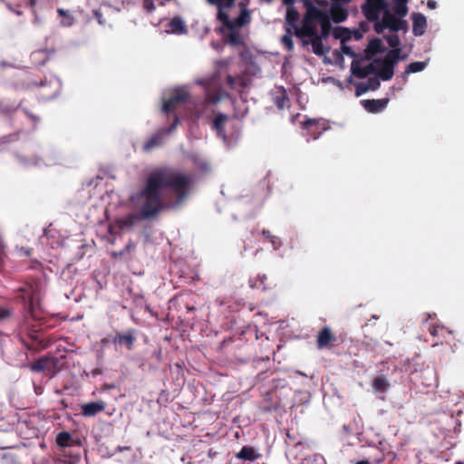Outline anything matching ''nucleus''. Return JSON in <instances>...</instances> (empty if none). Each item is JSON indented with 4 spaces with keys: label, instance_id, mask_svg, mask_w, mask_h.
I'll return each instance as SVG.
<instances>
[{
    "label": "nucleus",
    "instance_id": "obj_1",
    "mask_svg": "<svg viewBox=\"0 0 464 464\" xmlns=\"http://www.w3.org/2000/svg\"><path fill=\"white\" fill-rule=\"evenodd\" d=\"M192 179L170 168L152 170L140 191L144 201L140 207L142 218H150L166 208L178 207L187 197Z\"/></svg>",
    "mask_w": 464,
    "mask_h": 464
},
{
    "label": "nucleus",
    "instance_id": "obj_2",
    "mask_svg": "<svg viewBox=\"0 0 464 464\" xmlns=\"http://www.w3.org/2000/svg\"><path fill=\"white\" fill-rule=\"evenodd\" d=\"M190 104H192V102L187 89L184 87L175 89L170 97L164 101L161 108L162 112L168 118L172 116L171 124L168 128L160 129L155 134L148 139V140L143 144V150L149 152L154 148L161 146L164 136L170 134L177 128L179 122V118L176 114V111L183 107H188Z\"/></svg>",
    "mask_w": 464,
    "mask_h": 464
},
{
    "label": "nucleus",
    "instance_id": "obj_3",
    "mask_svg": "<svg viewBox=\"0 0 464 464\" xmlns=\"http://www.w3.org/2000/svg\"><path fill=\"white\" fill-rule=\"evenodd\" d=\"M208 2L217 7L218 18L223 20L228 27L242 25L250 22V13L243 3L239 4V15L236 19L231 20L227 11L235 5L236 0H208Z\"/></svg>",
    "mask_w": 464,
    "mask_h": 464
},
{
    "label": "nucleus",
    "instance_id": "obj_4",
    "mask_svg": "<svg viewBox=\"0 0 464 464\" xmlns=\"http://www.w3.org/2000/svg\"><path fill=\"white\" fill-rule=\"evenodd\" d=\"M136 334L137 330L134 328L124 332H116L111 336V343L116 350L125 348L127 351H132L136 342Z\"/></svg>",
    "mask_w": 464,
    "mask_h": 464
},
{
    "label": "nucleus",
    "instance_id": "obj_5",
    "mask_svg": "<svg viewBox=\"0 0 464 464\" xmlns=\"http://www.w3.org/2000/svg\"><path fill=\"white\" fill-rule=\"evenodd\" d=\"M388 9L385 0H365L362 11L368 21H377L381 14Z\"/></svg>",
    "mask_w": 464,
    "mask_h": 464
},
{
    "label": "nucleus",
    "instance_id": "obj_6",
    "mask_svg": "<svg viewBox=\"0 0 464 464\" xmlns=\"http://www.w3.org/2000/svg\"><path fill=\"white\" fill-rule=\"evenodd\" d=\"M339 344V339L329 326H324L316 335V347L319 350H331Z\"/></svg>",
    "mask_w": 464,
    "mask_h": 464
},
{
    "label": "nucleus",
    "instance_id": "obj_7",
    "mask_svg": "<svg viewBox=\"0 0 464 464\" xmlns=\"http://www.w3.org/2000/svg\"><path fill=\"white\" fill-rule=\"evenodd\" d=\"M119 9L114 8L111 5H102L98 9L93 10V15L99 24L102 26H112L116 21Z\"/></svg>",
    "mask_w": 464,
    "mask_h": 464
},
{
    "label": "nucleus",
    "instance_id": "obj_8",
    "mask_svg": "<svg viewBox=\"0 0 464 464\" xmlns=\"http://www.w3.org/2000/svg\"><path fill=\"white\" fill-rule=\"evenodd\" d=\"M310 15L316 19V22L321 26L320 36L326 38L332 31L331 18L326 11H323L315 6H312Z\"/></svg>",
    "mask_w": 464,
    "mask_h": 464
},
{
    "label": "nucleus",
    "instance_id": "obj_9",
    "mask_svg": "<svg viewBox=\"0 0 464 464\" xmlns=\"http://www.w3.org/2000/svg\"><path fill=\"white\" fill-rule=\"evenodd\" d=\"M312 6L307 8L306 14L303 18V25L301 29H297L295 34L299 37H312L318 34L316 29V19L310 15V12L312 11Z\"/></svg>",
    "mask_w": 464,
    "mask_h": 464
},
{
    "label": "nucleus",
    "instance_id": "obj_10",
    "mask_svg": "<svg viewBox=\"0 0 464 464\" xmlns=\"http://www.w3.org/2000/svg\"><path fill=\"white\" fill-rule=\"evenodd\" d=\"M251 79L246 71L235 76L230 73L227 74V85L230 90L241 92L242 90L248 88L251 85Z\"/></svg>",
    "mask_w": 464,
    "mask_h": 464
},
{
    "label": "nucleus",
    "instance_id": "obj_11",
    "mask_svg": "<svg viewBox=\"0 0 464 464\" xmlns=\"http://www.w3.org/2000/svg\"><path fill=\"white\" fill-rule=\"evenodd\" d=\"M382 24L387 29L394 33L408 30L407 21L396 17V14H392L389 9L385 10L382 14Z\"/></svg>",
    "mask_w": 464,
    "mask_h": 464
},
{
    "label": "nucleus",
    "instance_id": "obj_12",
    "mask_svg": "<svg viewBox=\"0 0 464 464\" xmlns=\"http://www.w3.org/2000/svg\"><path fill=\"white\" fill-rule=\"evenodd\" d=\"M217 19L222 24L221 31L223 32V28L229 30L230 32L224 36L225 42L229 45L236 46H245V42L241 36V34L237 31V28L245 26L246 24L242 25H235L233 27H228L223 20L219 19L217 15Z\"/></svg>",
    "mask_w": 464,
    "mask_h": 464
},
{
    "label": "nucleus",
    "instance_id": "obj_13",
    "mask_svg": "<svg viewBox=\"0 0 464 464\" xmlns=\"http://www.w3.org/2000/svg\"><path fill=\"white\" fill-rule=\"evenodd\" d=\"M389 102V99H372V100H362L360 103L363 109L370 113H378L382 111Z\"/></svg>",
    "mask_w": 464,
    "mask_h": 464
},
{
    "label": "nucleus",
    "instance_id": "obj_14",
    "mask_svg": "<svg viewBox=\"0 0 464 464\" xmlns=\"http://www.w3.org/2000/svg\"><path fill=\"white\" fill-rule=\"evenodd\" d=\"M303 128L312 140H316L324 130V123L318 120L308 119L303 122Z\"/></svg>",
    "mask_w": 464,
    "mask_h": 464
},
{
    "label": "nucleus",
    "instance_id": "obj_15",
    "mask_svg": "<svg viewBox=\"0 0 464 464\" xmlns=\"http://www.w3.org/2000/svg\"><path fill=\"white\" fill-rule=\"evenodd\" d=\"M106 403L102 401H92L81 405V414L83 417H93L104 411Z\"/></svg>",
    "mask_w": 464,
    "mask_h": 464
},
{
    "label": "nucleus",
    "instance_id": "obj_16",
    "mask_svg": "<svg viewBox=\"0 0 464 464\" xmlns=\"http://www.w3.org/2000/svg\"><path fill=\"white\" fill-rule=\"evenodd\" d=\"M228 121V117L223 113H218L212 121V130L216 131L218 137L227 141V137L225 130V125Z\"/></svg>",
    "mask_w": 464,
    "mask_h": 464
},
{
    "label": "nucleus",
    "instance_id": "obj_17",
    "mask_svg": "<svg viewBox=\"0 0 464 464\" xmlns=\"http://www.w3.org/2000/svg\"><path fill=\"white\" fill-rule=\"evenodd\" d=\"M262 454L255 448L250 446H243L239 452L236 454V458L240 460L254 462L259 459Z\"/></svg>",
    "mask_w": 464,
    "mask_h": 464
},
{
    "label": "nucleus",
    "instance_id": "obj_18",
    "mask_svg": "<svg viewBox=\"0 0 464 464\" xmlns=\"http://www.w3.org/2000/svg\"><path fill=\"white\" fill-rule=\"evenodd\" d=\"M412 32L414 35L420 36L425 33L427 27V20L424 14L420 13H413L411 14Z\"/></svg>",
    "mask_w": 464,
    "mask_h": 464
},
{
    "label": "nucleus",
    "instance_id": "obj_19",
    "mask_svg": "<svg viewBox=\"0 0 464 464\" xmlns=\"http://www.w3.org/2000/svg\"><path fill=\"white\" fill-rule=\"evenodd\" d=\"M234 58L227 57L223 59H218L214 62V76L219 79L223 74L229 73L228 68L233 63Z\"/></svg>",
    "mask_w": 464,
    "mask_h": 464
},
{
    "label": "nucleus",
    "instance_id": "obj_20",
    "mask_svg": "<svg viewBox=\"0 0 464 464\" xmlns=\"http://www.w3.org/2000/svg\"><path fill=\"white\" fill-rule=\"evenodd\" d=\"M329 15L334 23H342L347 19L348 12L340 5V3H332Z\"/></svg>",
    "mask_w": 464,
    "mask_h": 464
},
{
    "label": "nucleus",
    "instance_id": "obj_21",
    "mask_svg": "<svg viewBox=\"0 0 464 464\" xmlns=\"http://www.w3.org/2000/svg\"><path fill=\"white\" fill-rule=\"evenodd\" d=\"M18 291L20 294L17 295V298L21 299L26 305H28V308L32 310L34 299V285H25L24 286L20 287Z\"/></svg>",
    "mask_w": 464,
    "mask_h": 464
},
{
    "label": "nucleus",
    "instance_id": "obj_22",
    "mask_svg": "<svg viewBox=\"0 0 464 464\" xmlns=\"http://www.w3.org/2000/svg\"><path fill=\"white\" fill-rule=\"evenodd\" d=\"M401 49H392L388 52V53L385 55L384 59H375L374 63H385L387 65H391L394 67L399 60L405 59V55L401 56Z\"/></svg>",
    "mask_w": 464,
    "mask_h": 464
},
{
    "label": "nucleus",
    "instance_id": "obj_23",
    "mask_svg": "<svg viewBox=\"0 0 464 464\" xmlns=\"http://www.w3.org/2000/svg\"><path fill=\"white\" fill-rule=\"evenodd\" d=\"M167 33L182 34L186 33V26L183 20L179 16L173 17L167 24Z\"/></svg>",
    "mask_w": 464,
    "mask_h": 464
},
{
    "label": "nucleus",
    "instance_id": "obj_24",
    "mask_svg": "<svg viewBox=\"0 0 464 464\" xmlns=\"http://www.w3.org/2000/svg\"><path fill=\"white\" fill-rule=\"evenodd\" d=\"M391 386V383L387 377L383 374L375 377L372 382V387L376 392H387Z\"/></svg>",
    "mask_w": 464,
    "mask_h": 464
},
{
    "label": "nucleus",
    "instance_id": "obj_25",
    "mask_svg": "<svg viewBox=\"0 0 464 464\" xmlns=\"http://www.w3.org/2000/svg\"><path fill=\"white\" fill-rule=\"evenodd\" d=\"M139 219V215L131 213L126 216L125 218L117 219L116 224L120 229H124L133 227L136 221Z\"/></svg>",
    "mask_w": 464,
    "mask_h": 464
},
{
    "label": "nucleus",
    "instance_id": "obj_26",
    "mask_svg": "<svg viewBox=\"0 0 464 464\" xmlns=\"http://www.w3.org/2000/svg\"><path fill=\"white\" fill-rule=\"evenodd\" d=\"M378 75L383 81H389L393 77L394 67L385 63H378Z\"/></svg>",
    "mask_w": 464,
    "mask_h": 464
},
{
    "label": "nucleus",
    "instance_id": "obj_27",
    "mask_svg": "<svg viewBox=\"0 0 464 464\" xmlns=\"http://www.w3.org/2000/svg\"><path fill=\"white\" fill-rule=\"evenodd\" d=\"M333 35L335 39H340L343 44L352 38V32L345 27L338 26L334 29Z\"/></svg>",
    "mask_w": 464,
    "mask_h": 464
},
{
    "label": "nucleus",
    "instance_id": "obj_28",
    "mask_svg": "<svg viewBox=\"0 0 464 464\" xmlns=\"http://www.w3.org/2000/svg\"><path fill=\"white\" fill-rule=\"evenodd\" d=\"M408 1L409 0H400L393 2L392 10L394 12V14L400 17L406 16L409 11L407 6Z\"/></svg>",
    "mask_w": 464,
    "mask_h": 464
},
{
    "label": "nucleus",
    "instance_id": "obj_29",
    "mask_svg": "<svg viewBox=\"0 0 464 464\" xmlns=\"http://www.w3.org/2000/svg\"><path fill=\"white\" fill-rule=\"evenodd\" d=\"M274 103L279 110L289 106V98L285 89H282L280 93L274 97Z\"/></svg>",
    "mask_w": 464,
    "mask_h": 464
},
{
    "label": "nucleus",
    "instance_id": "obj_30",
    "mask_svg": "<svg viewBox=\"0 0 464 464\" xmlns=\"http://www.w3.org/2000/svg\"><path fill=\"white\" fill-rule=\"evenodd\" d=\"M57 13L61 19V24L65 27L72 26L74 24L73 16L66 10L58 8Z\"/></svg>",
    "mask_w": 464,
    "mask_h": 464
},
{
    "label": "nucleus",
    "instance_id": "obj_31",
    "mask_svg": "<svg viewBox=\"0 0 464 464\" xmlns=\"http://www.w3.org/2000/svg\"><path fill=\"white\" fill-rule=\"evenodd\" d=\"M310 38L314 53L317 55H322L324 53V37L320 36V34H316L315 36H312Z\"/></svg>",
    "mask_w": 464,
    "mask_h": 464
},
{
    "label": "nucleus",
    "instance_id": "obj_32",
    "mask_svg": "<svg viewBox=\"0 0 464 464\" xmlns=\"http://www.w3.org/2000/svg\"><path fill=\"white\" fill-rule=\"evenodd\" d=\"M48 362H49V360L46 357L39 358L38 360H36L35 362H34L31 364L30 368L33 372H44L47 369Z\"/></svg>",
    "mask_w": 464,
    "mask_h": 464
},
{
    "label": "nucleus",
    "instance_id": "obj_33",
    "mask_svg": "<svg viewBox=\"0 0 464 464\" xmlns=\"http://www.w3.org/2000/svg\"><path fill=\"white\" fill-rule=\"evenodd\" d=\"M427 66V63L426 62H413V63H411L406 70H405V73L406 74H410V73H415V72H421L423 71Z\"/></svg>",
    "mask_w": 464,
    "mask_h": 464
},
{
    "label": "nucleus",
    "instance_id": "obj_34",
    "mask_svg": "<svg viewBox=\"0 0 464 464\" xmlns=\"http://www.w3.org/2000/svg\"><path fill=\"white\" fill-rule=\"evenodd\" d=\"M71 440L72 436L67 431H62L56 436V443L62 448L69 446Z\"/></svg>",
    "mask_w": 464,
    "mask_h": 464
},
{
    "label": "nucleus",
    "instance_id": "obj_35",
    "mask_svg": "<svg viewBox=\"0 0 464 464\" xmlns=\"http://www.w3.org/2000/svg\"><path fill=\"white\" fill-rule=\"evenodd\" d=\"M368 50L371 53L375 54L383 51L381 39L375 38L369 43Z\"/></svg>",
    "mask_w": 464,
    "mask_h": 464
},
{
    "label": "nucleus",
    "instance_id": "obj_36",
    "mask_svg": "<svg viewBox=\"0 0 464 464\" xmlns=\"http://www.w3.org/2000/svg\"><path fill=\"white\" fill-rule=\"evenodd\" d=\"M352 72L354 76H356L357 78H360V79H363L368 76L367 72L365 71V67L359 66L358 64H355L354 63H352Z\"/></svg>",
    "mask_w": 464,
    "mask_h": 464
},
{
    "label": "nucleus",
    "instance_id": "obj_37",
    "mask_svg": "<svg viewBox=\"0 0 464 464\" xmlns=\"http://www.w3.org/2000/svg\"><path fill=\"white\" fill-rule=\"evenodd\" d=\"M386 41L392 49H400L401 40L397 34L388 35Z\"/></svg>",
    "mask_w": 464,
    "mask_h": 464
},
{
    "label": "nucleus",
    "instance_id": "obj_38",
    "mask_svg": "<svg viewBox=\"0 0 464 464\" xmlns=\"http://www.w3.org/2000/svg\"><path fill=\"white\" fill-rule=\"evenodd\" d=\"M18 139H19L18 132L11 133V134H8V135H5V136H3L2 138H0V144L14 142V141L18 140Z\"/></svg>",
    "mask_w": 464,
    "mask_h": 464
},
{
    "label": "nucleus",
    "instance_id": "obj_39",
    "mask_svg": "<svg viewBox=\"0 0 464 464\" xmlns=\"http://www.w3.org/2000/svg\"><path fill=\"white\" fill-rule=\"evenodd\" d=\"M298 17H299V14L295 9H294L293 7L287 8L286 20L289 23H293V22L296 21L298 19Z\"/></svg>",
    "mask_w": 464,
    "mask_h": 464
},
{
    "label": "nucleus",
    "instance_id": "obj_40",
    "mask_svg": "<svg viewBox=\"0 0 464 464\" xmlns=\"http://www.w3.org/2000/svg\"><path fill=\"white\" fill-rule=\"evenodd\" d=\"M366 85L369 86L370 90L375 91L380 87L381 83L378 77H371L368 79Z\"/></svg>",
    "mask_w": 464,
    "mask_h": 464
},
{
    "label": "nucleus",
    "instance_id": "obj_41",
    "mask_svg": "<svg viewBox=\"0 0 464 464\" xmlns=\"http://www.w3.org/2000/svg\"><path fill=\"white\" fill-rule=\"evenodd\" d=\"M282 43L287 48L288 51H292L294 48L293 38L290 34H285L282 37Z\"/></svg>",
    "mask_w": 464,
    "mask_h": 464
},
{
    "label": "nucleus",
    "instance_id": "obj_42",
    "mask_svg": "<svg viewBox=\"0 0 464 464\" xmlns=\"http://www.w3.org/2000/svg\"><path fill=\"white\" fill-rule=\"evenodd\" d=\"M369 90V86H367L366 83H358L355 87V95L359 97L367 92Z\"/></svg>",
    "mask_w": 464,
    "mask_h": 464
},
{
    "label": "nucleus",
    "instance_id": "obj_43",
    "mask_svg": "<svg viewBox=\"0 0 464 464\" xmlns=\"http://www.w3.org/2000/svg\"><path fill=\"white\" fill-rule=\"evenodd\" d=\"M142 6L147 13H152L155 10L154 0H143Z\"/></svg>",
    "mask_w": 464,
    "mask_h": 464
},
{
    "label": "nucleus",
    "instance_id": "obj_44",
    "mask_svg": "<svg viewBox=\"0 0 464 464\" xmlns=\"http://www.w3.org/2000/svg\"><path fill=\"white\" fill-rule=\"evenodd\" d=\"M28 85H29V87H35V88H40V87H49L50 88L51 82H48L46 79H44V80H41L40 82H32Z\"/></svg>",
    "mask_w": 464,
    "mask_h": 464
},
{
    "label": "nucleus",
    "instance_id": "obj_45",
    "mask_svg": "<svg viewBox=\"0 0 464 464\" xmlns=\"http://www.w3.org/2000/svg\"><path fill=\"white\" fill-rule=\"evenodd\" d=\"M13 314V311L9 308L0 307V321L9 318Z\"/></svg>",
    "mask_w": 464,
    "mask_h": 464
},
{
    "label": "nucleus",
    "instance_id": "obj_46",
    "mask_svg": "<svg viewBox=\"0 0 464 464\" xmlns=\"http://www.w3.org/2000/svg\"><path fill=\"white\" fill-rule=\"evenodd\" d=\"M374 22V31L377 33V34H382L386 28V26H384V24H382V18L380 20V18L377 20V21H373Z\"/></svg>",
    "mask_w": 464,
    "mask_h": 464
},
{
    "label": "nucleus",
    "instance_id": "obj_47",
    "mask_svg": "<svg viewBox=\"0 0 464 464\" xmlns=\"http://www.w3.org/2000/svg\"><path fill=\"white\" fill-rule=\"evenodd\" d=\"M262 234H263V236L265 237L266 239H268L271 242V244L274 246H276V239L277 238L276 237H274L269 230L264 229L262 231Z\"/></svg>",
    "mask_w": 464,
    "mask_h": 464
},
{
    "label": "nucleus",
    "instance_id": "obj_48",
    "mask_svg": "<svg viewBox=\"0 0 464 464\" xmlns=\"http://www.w3.org/2000/svg\"><path fill=\"white\" fill-rule=\"evenodd\" d=\"M341 50L347 56L354 57L356 55L353 49L350 46L346 45L344 43L342 44Z\"/></svg>",
    "mask_w": 464,
    "mask_h": 464
},
{
    "label": "nucleus",
    "instance_id": "obj_49",
    "mask_svg": "<svg viewBox=\"0 0 464 464\" xmlns=\"http://www.w3.org/2000/svg\"><path fill=\"white\" fill-rule=\"evenodd\" d=\"M375 64H378V63H374V61H373L372 63H371L368 65L364 66L365 67V71H366L368 76L370 74L377 72L378 67H376Z\"/></svg>",
    "mask_w": 464,
    "mask_h": 464
},
{
    "label": "nucleus",
    "instance_id": "obj_50",
    "mask_svg": "<svg viewBox=\"0 0 464 464\" xmlns=\"http://www.w3.org/2000/svg\"><path fill=\"white\" fill-rule=\"evenodd\" d=\"M443 327L442 326H440V325H433L431 327L429 328V332L431 335L433 336H437L439 334V331L440 330H442Z\"/></svg>",
    "mask_w": 464,
    "mask_h": 464
},
{
    "label": "nucleus",
    "instance_id": "obj_51",
    "mask_svg": "<svg viewBox=\"0 0 464 464\" xmlns=\"http://www.w3.org/2000/svg\"><path fill=\"white\" fill-rule=\"evenodd\" d=\"M5 257V245L2 241H0V266L4 263Z\"/></svg>",
    "mask_w": 464,
    "mask_h": 464
},
{
    "label": "nucleus",
    "instance_id": "obj_52",
    "mask_svg": "<svg viewBox=\"0 0 464 464\" xmlns=\"http://www.w3.org/2000/svg\"><path fill=\"white\" fill-rule=\"evenodd\" d=\"M56 94H57V91H56V89H54V90L45 92L44 93V96L45 99H52V98L55 97Z\"/></svg>",
    "mask_w": 464,
    "mask_h": 464
},
{
    "label": "nucleus",
    "instance_id": "obj_53",
    "mask_svg": "<svg viewBox=\"0 0 464 464\" xmlns=\"http://www.w3.org/2000/svg\"><path fill=\"white\" fill-rule=\"evenodd\" d=\"M134 247H135V244L131 240H130L129 243L125 246L123 250L125 251V253L130 252L134 249Z\"/></svg>",
    "mask_w": 464,
    "mask_h": 464
},
{
    "label": "nucleus",
    "instance_id": "obj_54",
    "mask_svg": "<svg viewBox=\"0 0 464 464\" xmlns=\"http://www.w3.org/2000/svg\"><path fill=\"white\" fill-rule=\"evenodd\" d=\"M111 336H113V334H110L107 337L102 338L101 340L102 345L106 346L108 343H111Z\"/></svg>",
    "mask_w": 464,
    "mask_h": 464
},
{
    "label": "nucleus",
    "instance_id": "obj_55",
    "mask_svg": "<svg viewBox=\"0 0 464 464\" xmlns=\"http://www.w3.org/2000/svg\"><path fill=\"white\" fill-rule=\"evenodd\" d=\"M125 251L122 249L121 251H118V252H112L111 253V256L114 257V258H118V257H121L124 255Z\"/></svg>",
    "mask_w": 464,
    "mask_h": 464
},
{
    "label": "nucleus",
    "instance_id": "obj_56",
    "mask_svg": "<svg viewBox=\"0 0 464 464\" xmlns=\"http://www.w3.org/2000/svg\"><path fill=\"white\" fill-rule=\"evenodd\" d=\"M436 5H437V3L434 0H429L428 3H427V6L430 9H435Z\"/></svg>",
    "mask_w": 464,
    "mask_h": 464
},
{
    "label": "nucleus",
    "instance_id": "obj_57",
    "mask_svg": "<svg viewBox=\"0 0 464 464\" xmlns=\"http://www.w3.org/2000/svg\"><path fill=\"white\" fill-rule=\"evenodd\" d=\"M188 116H189L190 118H193V117H194V118H196V119H198V118H199V113H198V111H191L189 112Z\"/></svg>",
    "mask_w": 464,
    "mask_h": 464
},
{
    "label": "nucleus",
    "instance_id": "obj_58",
    "mask_svg": "<svg viewBox=\"0 0 464 464\" xmlns=\"http://www.w3.org/2000/svg\"><path fill=\"white\" fill-rule=\"evenodd\" d=\"M20 251L23 252L25 256H31V250L28 248L21 247Z\"/></svg>",
    "mask_w": 464,
    "mask_h": 464
},
{
    "label": "nucleus",
    "instance_id": "obj_59",
    "mask_svg": "<svg viewBox=\"0 0 464 464\" xmlns=\"http://www.w3.org/2000/svg\"><path fill=\"white\" fill-rule=\"evenodd\" d=\"M351 0H332V3H340V5L349 3Z\"/></svg>",
    "mask_w": 464,
    "mask_h": 464
},
{
    "label": "nucleus",
    "instance_id": "obj_60",
    "mask_svg": "<svg viewBox=\"0 0 464 464\" xmlns=\"http://www.w3.org/2000/svg\"><path fill=\"white\" fill-rule=\"evenodd\" d=\"M355 464H372V463L367 459H363V460L357 461Z\"/></svg>",
    "mask_w": 464,
    "mask_h": 464
},
{
    "label": "nucleus",
    "instance_id": "obj_61",
    "mask_svg": "<svg viewBox=\"0 0 464 464\" xmlns=\"http://www.w3.org/2000/svg\"><path fill=\"white\" fill-rule=\"evenodd\" d=\"M25 113H26L30 118H32L34 121H38V120H39L36 116H34V115H33V114H30L27 111H25Z\"/></svg>",
    "mask_w": 464,
    "mask_h": 464
},
{
    "label": "nucleus",
    "instance_id": "obj_62",
    "mask_svg": "<svg viewBox=\"0 0 464 464\" xmlns=\"http://www.w3.org/2000/svg\"><path fill=\"white\" fill-rule=\"evenodd\" d=\"M35 2H36L35 0H30V5L34 6Z\"/></svg>",
    "mask_w": 464,
    "mask_h": 464
},
{
    "label": "nucleus",
    "instance_id": "obj_63",
    "mask_svg": "<svg viewBox=\"0 0 464 464\" xmlns=\"http://www.w3.org/2000/svg\"><path fill=\"white\" fill-rule=\"evenodd\" d=\"M197 82L199 84V85H203V80H198Z\"/></svg>",
    "mask_w": 464,
    "mask_h": 464
},
{
    "label": "nucleus",
    "instance_id": "obj_64",
    "mask_svg": "<svg viewBox=\"0 0 464 464\" xmlns=\"http://www.w3.org/2000/svg\"><path fill=\"white\" fill-rule=\"evenodd\" d=\"M455 464H464V461H456Z\"/></svg>",
    "mask_w": 464,
    "mask_h": 464
}]
</instances>
